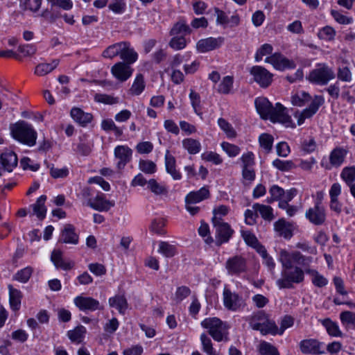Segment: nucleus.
Segmentation results:
<instances>
[{"mask_svg":"<svg viewBox=\"0 0 355 355\" xmlns=\"http://www.w3.org/2000/svg\"><path fill=\"white\" fill-rule=\"evenodd\" d=\"M254 103L256 109L262 119H270L273 123H282L287 128L295 127L291 116L286 113V107L281 103H277L273 107L266 98H257Z\"/></svg>","mask_w":355,"mask_h":355,"instance_id":"1","label":"nucleus"},{"mask_svg":"<svg viewBox=\"0 0 355 355\" xmlns=\"http://www.w3.org/2000/svg\"><path fill=\"white\" fill-rule=\"evenodd\" d=\"M102 56L108 59L119 56L122 61L128 60L130 62H135L138 58L137 53L128 42H120L110 45L103 51Z\"/></svg>","mask_w":355,"mask_h":355,"instance_id":"2","label":"nucleus"},{"mask_svg":"<svg viewBox=\"0 0 355 355\" xmlns=\"http://www.w3.org/2000/svg\"><path fill=\"white\" fill-rule=\"evenodd\" d=\"M12 137L20 143L28 146H33L36 144L37 132L32 125L24 121H19L10 126Z\"/></svg>","mask_w":355,"mask_h":355,"instance_id":"3","label":"nucleus"},{"mask_svg":"<svg viewBox=\"0 0 355 355\" xmlns=\"http://www.w3.org/2000/svg\"><path fill=\"white\" fill-rule=\"evenodd\" d=\"M203 328L208 329L209 334L216 342L225 341L230 340L229 329L230 326L223 322L218 318H206L201 322Z\"/></svg>","mask_w":355,"mask_h":355,"instance_id":"4","label":"nucleus"},{"mask_svg":"<svg viewBox=\"0 0 355 355\" xmlns=\"http://www.w3.org/2000/svg\"><path fill=\"white\" fill-rule=\"evenodd\" d=\"M335 78L334 70L325 63H318L316 67L312 69L306 79L311 83L320 86L326 85Z\"/></svg>","mask_w":355,"mask_h":355,"instance_id":"5","label":"nucleus"},{"mask_svg":"<svg viewBox=\"0 0 355 355\" xmlns=\"http://www.w3.org/2000/svg\"><path fill=\"white\" fill-rule=\"evenodd\" d=\"M304 279V272L299 267L283 268L281 277L276 282L277 286L282 288H293L294 283L299 284Z\"/></svg>","mask_w":355,"mask_h":355,"instance_id":"6","label":"nucleus"},{"mask_svg":"<svg viewBox=\"0 0 355 355\" xmlns=\"http://www.w3.org/2000/svg\"><path fill=\"white\" fill-rule=\"evenodd\" d=\"M224 306L229 311H237L244 308L245 303L241 296L225 286L223 292Z\"/></svg>","mask_w":355,"mask_h":355,"instance_id":"7","label":"nucleus"},{"mask_svg":"<svg viewBox=\"0 0 355 355\" xmlns=\"http://www.w3.org/2000/svg\"><path fill=\"white\" fill-rule=\"evenodd\" d=\"M212 223L216 228V244L220 245L223 243H227L234 233L230 225L220 217H213Z\"/></svg>","mask_w":355,"mask_h":355,"instance_id":"8","label":"nucleus"},{"mask_svg":"<svg viewBox=\"0 0 355 355\" xmlns=\"http://www.w3.org/2000/svg\"><path fill=\"white\" fill-rule=\"evenodd\" d=\"M305 217L314 225H322L326 221V211L320 200H318L313 207H310L305 213Z\"/></svg>","mask_w":355,"mask_h":355,"instance_id":"9","label":"nucleus"},{"mask_svg":"<svg viewBox=\"0 0 355 355\" xmlns=\"http://www.w3.org/2000/svg\"><path fill=\"white\" fill-rule=\"evenodd\" d=\"M253 80L261 87H268L272 82L273 74L261 66H253L249 69Z\"/></svg>","mask_w":355,"mask_h":355,"instance_id":"10","label":"nucleus"},{"mask_svg":"<svg viewBox=\"0 0 355 355\" xmlns=\"http://www.w3.org/2000/svg\"><path fill=\"white\" fill-rule=\"evenodd\" d=\"M128 60L120 61L115 63L111 68V73L113 76L120 82L126 81L132 74L133 69Z\"/></svg>","mask_w":355,"mask_h":355,"instance_id":"11","label":"nucleus"},{"mask_svg":"<svg viewBox=\"0 0 355 355\" xmlns=\"http://www.w3.org/2000/svg\"><path fill=\"white\" fill-rule=\"evenodd\" d=\"M323 103L324 98L322 96H315L307 108L295 114V117L297 119V124L300 125L304 122L305 119L311 118Z\"/></svg>","mask_w":355,"mask_h":355,"instance_id":"12","label":"nucleus"},{"mask_svg":"<svg viewBox=\"0 0 355 355\" xmlns=\"http://www.w3.org/2000/svg\"><path fill=\"white\" fill-rule=\"evenodd\" d=\"M265 62L269 63L279 71H284L286 69H294L296 64L294 61L286 58L280 53H275L265 59Z\"/></svg>","mask_w":355,"mask_h":355,"instance_id":"13","label":"nucleus"},{"mask_svg":"<svg viewBox=\"0 0 355 355\" xmlns=\"http://www.w3.org/2000/svg\"><path fill=\"white\" fill-rule=\"evenodd\" d=\"M225 268L230 275H239L247 270L246 260L242 256H233L227 260Z\"/></svg>","mask_w":355,"mask_h":355,"instance_id":"14","label":"nucleus"},{"mask_svg":"<svg viewBox=\"0 0 355 355\" xmlns=\"http://www.w3.org/2000/svg\"><path fill=\"white\" fill-rule=\"evenodd\" d=\"M73 302L80 311H94L103 309L99 302L91 297L77 296Z\"/></svg>","mask_w":355,"mask_h":355,"instance_id":"15","label":"nucleus"},{"mask_svg":"<svg viewBox=\"0 0 355 355\" xmlns=\"http://www.w3.org/2000/svg\"><path fill=\"white\" fill-rule=\"evenodd\" d=\"M17 165L16 154L10 150H6L0 153V175L1 171L11 172Z\"/></svg>","mask_w":355,"mask_h":355,"instance_id":"16","label":"nucleus"},{"mask_svg":"<svg viewBox=\"0 0 355 355\" xmlns=\"http://www.w3.org/2000/svg\"><path fill=\"white\" fill-rule=\"evenodd\" d=\"M323 344L315 339H305L300 343V348L303 354L320 355L324 353Z\"/></svg>","mask_w":355,"mask_h":355,"instance_id":"17","label":"nucleus"},{"mask_svg":"<svg viewBox=\"0 0 355 355\" xmlns=\"http://www.w3.org/2000/svg\"><path fill=\"white\" fill-rule=\"evenodd\" d=\"M88 206L98 211H107L111 207L114 206V201H110L105 198L103 193L98 194L94 198H89L87 202Z\"/></svg>","mask_w":355,"mask_h":355,"instance_id":"18","label":"nucleus"},{"mask_svg":"<svg viewBox=\"0 0 355 355\" xmlns=\"http://www.w3.org/2000/svg\"><path fill=\"white\" fill-rule=\"evenodd\" d=\"M224 42V38L219 37L218 38L208 37L200 40L196 45L198 51L205 53L212 51L220 47Z\"/></svg>","mask_w":355,"mask_h":355,"instance_id":"19","label":"nucleus"},{"mask_svg":"<svg viewBox=\"0 0 355 355\" xmlns=\"http://www.w3.org/2000/svg\"><path fill=\"white\" fill-rule=\"evenodd\" d=\"M70 115L73 120L82 127H86L93 120L92 114L85 112L76 107L71 108Z\"/></svg>","mask_w":355,"mask_h":355,"instance_id":"20","label":"nucleus"},{"mask_svg":"<svg viewBox=\"0 0 355 355\" xmlns=\"http://www.w3.org/2000/svg\"><path fill=\"white\" fill-rule=\"evenodd\" d=\"M132 151L125 146H118L114 149V155L119 159L117 166L119 169L123 168L131 159Z\"/></svg>","mask_w":355,"mask_h":355,"instance_id":"21","label":"nucleus"},{"mask_svg":"<svg viewBox=\"0 0 355 355\" xmlns=\"http://www.w3.org/2000/svg\"><path fill=\"white\" fill-rule=\"evenodd\" d=\"M78 235L75 232V227L71 224L64 225L62 231L60 241L64 243L76 245L78 243Z\"/></svg>","mask_w":355,"mask_h":355,"instance_id":"22","label":"nucleus"},{"mask_svg":"<svg viewBox=\"0 0 355 355\" xmlns=\"http://www.w3.org/2000/svg\"><path fill=\"white\" fill-rule=\"evenodd\" d=\"M51 259L57 268H61L64 270H69L73 268L74 262L67 261L62 258L60 250H54L51 256Z\"/></svg>","mask_w":355,"mask_h":355,"instance_id":"23","label":"nucleus"},{"mask_svg":"<svg viewBox=\"0 0 355 355\" xmlns=\"http://www.w3.org/2000/svg\"><path fill=\"white\" fill-rule=\"evenodd\" d=\"M274 230L285 239H290L293 236L292 225L284 218H280L274 223Z\"/></svg>","mask_w":355,"mask_h":355,"instance_id":"24","label":"nucleus"},{"mask_svg":"<svg viewBox=\"0 0 355 355\" xmlns=\"http://www.w3.org/2000/svg\"><path fill=\"white\" fill-rule=\"evenodd\" d=\"M209 197V189L204 187L196 191L189 193L185 198V203H198Z\"/></svg>","mask_w":355,"mask_h":355,"instance_id":"25","label":"nucleus"},{"mask_svg":"<svg viewBox=\"0 0 355 355\" xmlns=\"http://www.w3.org/2000/svg\"><path fill=\"white\" fill-rule=\"evenodd\" d=\"M347 150L341 147L335 148L329 155L330 164L334 167H339L345 159Z\"/></svg>","mask_w":355,"mask_h":355,"instance_id":"26","label":"nucleus"},{"mask_svg":"<svg viewBox=\"0 0 355 355\" xmlns=\"http://www.w3.org/2000/svg\"><path fill=\"white\" fill-rule=\"evenodd\" d=\"M300 257V252L297 251L290 253L286 250H281L279 253V261L282 264L283 268L293 267V263H296V260Z\"/></svg>","mask_w":355,"mask_h":355,"instance_id":"27","label":"nucleus"},{"mask_svg":"<svg viewBox=\"0 0 355 355\" xmlns=\"http://www.w3.org/2000/svg\"><path fill=\"white\" fill-rule=\"evenodd\" d=\"M165 166L167 173L172 176L173 180H178L181 179L180 173L175 168V159L168 151L165 155Z\"/></svg>","mask_w":355,"mask_h":355,"instance_id":"28","label":"nucleus"},{"mask_svg":"<svg viewBox=\"0 0 355 355\" xmlns=\"http://www.w3.org/2000/svg\"><path fill=\"white\" fill-rule=\"evenodd\" d=\"M60 60L58 59L53 60L51 63H40L35 68L34 73L37 76H45L53 71L59 64Z\"/></svg>","mask_w":355,"mask_h":355,"instance_id":"29","label":"nucleus"},{"mask_svg":"<svg viewBox=\"0 0 355 355\" xmlns=\"http://www.w3.org/2000/svg\"><path fill=\"white\" fill-rule=\"evenodd\" d=\"M46 200V196L42 195L37 198L35 204L31 205L33 214H35L40 220H43L46 216V208L44 205Z\"/></svg>","mask_w":355,"mask_h":355,"instance_id":"30","label":"nucleus"},{"mask_svg":"<svg viewBox=\"0 0 355 355\" xmlns=\"http://www.w3.org/2000/svg\"><path fill=\"white\" fill-rule=\"evenodd\" d=\"M109 304L111 307L116 309L121 314H124L128 309V302L123 295H116L109 299Z\"/></svg>","mask_w":355,"mask_h":355,"instance_id":"31","label":"nucleus"},{"mask_svg":"<svg viewBox=\"0 0 355 355\" xmlns=\"http://www.w3.org/2000/svg\"><path fill=\"white\" fill-rule=\"evenodd\" d=\"M252 208L259 212L265 220L272 221L275 218L273 209L270 206L255 203Z\"/></svg>","mask_w":355,"mask_h":355,"instance_id":"32","label":"nucleus"},{"mask_svg":"<svg viewBox=\"0 0 355 355\" xmlns=\"http://www.w3.org/2000/svg\"><path fill=\"white\" fill-rule=\"evenodd\" d=\"M190 33L191 29L187 24L186 21L184 19H180L177 23H175L173 28L171 29L170 35L178 36V35H180L184 37L185 35L189 34Z\"/></svg>","mask_w":355,"mask_h":355,"instance_id":"33","label":"nucleus"},{"mask_svg":"<svg viewBox=\"0 0 355 355\" xmlns=\"http://www.w3.org/2000/svg\"><path fill=\"white\" fill-rule=\"evenodd\" d=\"M8 288L10 307L13 311H18L21 304V293L19 291L14 288L11 285L8 286Z\"/></svg>","mask_w":355,"mask_h":355,"instance_id":"34","label":"nucleus"},{"mask_svg":"<svg viewBox=\"0 0 355 355\" xmlns=\"http://www.w3.org/2000/svg\"><path fill=\"white\" fill-rule=\"evenodd\" d=\"M182 146L189 153L192 155L198 153L201 149L200 141L192 138L184 139L182 141Z\"/></svg>","mask_w":355,"mask_h":355,"instance_id":"35","label":"nucleus"},{"mask_svg":"<svg viewBox=\"0 0 355 355\" xmlns=\"http://www.w3.org/2000/svg\"><path fill=\"white\" fill-rule=\"evenodd\" d=\"M267 319V316L263 311H259L252 316H250L248 320L250 326L254 330H259L261 329V323H263Z\"/></svg>","mask_w":355,"mask_h":355,"instance_id":"36","label":"nucleus"},{"mask_svg":"<svg viewBox=\"0 0 355 355\" xmlns=\"http://www.w3.org/2000/svg\"><path fill=\"white\" fill-rule=\"evenodd\" d=\"M86 333V329L83 326H78L73 330L67 332V336L73 343H80Z\"/></svg>","mask_w":355,"mask_h":355,"instance_id":"37","label":"nucleus"},{"mask_svg":"<svg viewBox=\"0 0 355 355\" xmlns=\"http://www.w3.org/2000/svg\"><path fill=\"white\" fill-rule=\"evenodd\" d=\"M257 350L261 355H280L277 348L266 341H261Z\"/></svg>","mask_w":355,"mask_h":355,"instance_id":"38","label":"nucleus"},{"mask_svg":"<svg viewBox=\"0 0 355 355\" xmlns=\"http://www.w3.org/2000/svg\"><path fill=\"white\" fill-rule=\"evenodd\" d=\"M311 99L309 94L301 90L291 97L292 104L295 106L302 107Z\"/></svg>","mask_w":355,"mask_h":355,"instance_id":"39","label":"nucleus"},{"mask_svg":"<svg viewBox=\"0 0 355 355\" xmlns=\"http://www.w3.org/2000/svg\"><path fill=\"white\" fill-rule=\"evenodd\" d=\"M258 331H260L263 335L279 334V328L275 324V322L272 320H269L268 319H266V321L261 323V329H259Z\"/></svg>","mask_w":355,"mask_h":355,"instance_id":"40","label":"nucleus"},{"mask_svg":"<svg viewBox=\"0 0 355 355\" xmlns=\"http://www.w3.org/2000/svg\"><path fill=\"white\" fill-rule=\"evenodd\" d=\"M147 187L152 193L157 196L165 195L168 192L166 187L157 182L155 179H150L148 181Z\"/></svg>","mask_w":355,"mask_h":355,"instance_id":"41","label":"nucleus"},{"mask_svg":"<svg viewBox=\"0 0 355 355\" xmlns=\"http://www.w3.org/2000/svg\"><path fill=\"white\" fill-rule=\"evenodd\" d=\"M341 178L346 182L349 187L354 184L355 180V167L347 166L345 167L340 174Z\"/></svg>","mask_w":355,"mask_h":355,"instance_id":"42","label":"nucleus"},{"mask_svg":"<svg viewBox=\"0 0 355 355\" xmlns=\"http://www.w3.org/2000/svg\"><path fill=\"white\" fill-rule=\"evenodd\" d=\"M158 252L166 257H172L176 253V248L174 245L166 241H161L159 243Z\"/></svg>","mask_w":355,"mask_h":355,"instance_id":"43","label":"nucleus"},{"mask_svg":"<svg viewBox=\"0 0 355 355\" xmlns=\"http://www.w3.org/2000/svg\"><path fill=\"white\" fill-rule=\"evenodd\" d=\"M200 341L205 353L207 355H217L216 350L213 347L211 339L205 334L200 335Z\"/></svg>","mask_w":355,"mask_h":355,"instance_id":"44","label":"nucleus"},{"mask_svg":"<svg viewBox=\"0 0 355 355\" xmlns=\"http://www.w3.org/2000/svg\"><path fill=\"white\" fill-rule=\"evenodd\" d=\"M273 137L267 133H263L259 136V141L261 147H262L267 153H270L272 148Z\"/></svg>","mask_w":355,"mask_h":355,"instance_id":"45","label":"nucleus"},{"mask_svg":"<svg viewBox=\"0 0 355 355\" xmlns=\"http://www.w3.org/2000/svg\"><path fill=\"white\" fill-rule=\"evenodd\" d=\"M165 226V220L163 218H155L152 220L150 230L155 234L164 235L166 234L165 230L163 229Z\"/></svg>","mask_w":355,"mask_h":355,"instance_id":"46","label":"nucleus"},{"mask_svg":"<svg viewBox=\"0 0 355 355\" xmlns=\"http://www.w3.org/2000/svg\"><path fill=\"white\" fill-rule=\"evenodd\" d=\"M323 324L326 327L328 334L334 337H340L342 336V332L340 331L338 324L329 319L324 321Z\"/></svg>","mask_w":355,"mask_h":355,"instance_id":"47","label":"nucleus"},{"mask_svg":"<svg viewBox=\"0 0 355 355\" xmlns=\"http://www.w3.org/2000/svg\"><path fill=\"white\" fill-rule=\"evenodd\" d=\"M272 166L281 171H288L295 167V164L291 160H281L275 159L272 162Z\"/></svg>","mask_w":355,"mask_h":355,"instance_id":"48","label":"nucleus"},{"mask_svg":"<svg viewBox=\"0 0 355 355\" xmlns=\"http://www.w3.org/2000/svg\"><path fill=\"white\" fill-rule=\"evenodd\" d=\"M139 168L146 174H153L157 170L156 164L150 160H140Z\"/></svg>","mask_w":355,"mask_h":355,"instance_id":"49","label":"nucleus"},{"mask_svg":"<svg viewBox=\"0 0 355 355\" xmlns=\"http://www.w3.org/2000/svg\"><path fill=\"white\" fill-rule=\"evenodd\" d=\"M218 124L219 127L225 132L226 135L230 138H234L236 137V131L232 126V125L228 123L225 119L223 118H220L218 120Z\"/></svg>","mask_w":355,"mask_h":355,"instance_id":"50","label":"nucleus"},{"mask_svg":"<svg viewBox=\"0 0 355 355\" xmlns=\"http://www.w3.org/2000/svg\"><path fill=\"white\" fill-rule=\"evenodd\" d=\"M168 45L174 50H181L186 46L187 41L183 35L173 36L168 43Z\"/></svg>","mask_w":355,"mask_h":355,"instance_id":"51","label":"nucleus"},{"mask_svg":"<svg viewBox=\"0 0 355 355\" xmlns=\"http://www.w3.org/2000/svg\"><path fill=\"white\" fill-rule=\"evenodd\" d=\"M273 48L272 45L269 44H264L261 46L259 49H257L255 55L254 59L255 61L259 62L262 60L263 57L267 55H272Z\"/></svg>","mask_w":355,"mask_h":355,"instance_id":"52","label":"nucleus"},{"mask_svg":"<svg viewBox=\"0 0 355 355\" xmlns=\"http://www.w3.org/2000/svg\"><path fill=\"white\" fill-rule=\"evenodd\" d=\"M94 100L98 103L110 105L115 104L119 102V98L105 94H96Z\"/></svg>","mask_w":355,"mask_h":355,"instance_id":"53","label":"nucleus"},{"mask_svg":"<svg viewBox=\"0 0 355 355\" xmlns=\"http://www.w3.org/2000/svg\"><path fill=\"white\" fill-rule=\"evenodd\" d=\"M190 294H191L190 288L187 286H182L177 288L173 300H174V301L176 302V303H180L184 299L187 297Z\"/></svg>","mask_w":355,"mask_h":355,"instance_id":"54","label":"nucleus"},{"mask_svg":"<svg viewBox=\"0 0 355 355\" xmlns=\"http://www.w3.org/2000/svg\"><path fill=\"white\" fill-rule=\"evenodd\" d=\"M32 272L33 269L31 267H26L15 274V279L20 282L25 283L28 282Z\"/></svg>","mask_w":355,"mask_h":355,"instance_id":"55","label":"nucleus"},{"mask_svg":"<svg viewBox=\"0 0 355 355\" xmlns=\"http://www.w3.org/2000/svg\"><path fill=\"white\" fill-rule=\"evenodd\" d=\"M221 147L230 157H232L238 155L241 151L239 146L225 141L221 144Z\"/></svg>","mask_w":355,"mask_h":355,"instance_id":"56","label":"nucleus"},{"mask_svg":"<svg viewBox=\"0 0 355 355\" xmlns=\"http://www.w3.org/2000/svg\"><path fill=\"white\" fill-rule=\"evenodd\" d=\"M317 144L316 141L313 137L304 139L301 146V149L306 153H311L316 149Z\"/></svg>","mask_w":355,"mask_h":355,"instance_id":"57","label":"nucleus"},{"mask_svg":"<svg viewBox=\"0 0 355 355\" xmlns=\"http://www.w3.org/2000/svg\"><path fill=\"white\" fill-rule=\"evenodd\" d=\"M242 168H253L254 165V156L252 152L243 154L241 157Z\"/></svg>","mask_w":355,"mask_h":355,"instance_id":"58","label":"nucleus"},{"mask_svg":"<svg viewBox=\"0 0 355 355\" xmlns=\"http://www.w3.org/2000/svg\"><path fill=\"white\" fill-rule=\"evenodd\" d=\"M202 159L207 161L213 162L214 164H220L223 162V159L220 155L215 152H206L202 154Z\"/></svg>","mask_w":355,"mask_h":355,"instance_id":"59","label":"nucleus"},{"mask_svg":"<svg viewBox=\"0 0 355 355\" xmlns=\"http://www.w3.org/2000/svg\"><path fill=\"white\" fill-rule=\"evenodd\" d=\"M336 32L334 29L329 26L322 28L318 33L319 38L325 40H331L334 38Z\"/></svg>","mask_w":355,"mask_h":355,"instance_id":"60","label":"nucleus"},{"mask_svg":"<svg viewBox=\"0 0 355 355\" xmlns=\"http://www.w3.org/2000/svg\"><path fill=\"white\" fill-rule=\"evenodd\" d=\"M48 167L50 168V174L53 178H64L69 175V169L67 167L58 168L53 166H50L49 165Z\"/></svg>","mask_w":355,"mask_h":355,"instance_id":"61","label":"nucleus"},{"mask_svg":"<svg viewBox=\"0 0 355 355\" xmlns=\"http://www.w3.org/2000/svg\"><path fill=\"white\" fill-rule=\"evenodd\" d=\"M331 15H332L334 19L340 24H351L352 21V18H349L343 15L342 13L337 10H331Z\"/></svg>","mask_w":355,"mask_h":355,"instance_id":"62","label":"nucleus"},{"mask_svg":"<svg viewBox=\"0 0 355 355\" xmlns=\"http://www.w3.org/2000/svg\"><path fill=\"white\" fill-rule=\"evenodd\" d=\"M337 76L339 80L345 82H349L352 80V73L347 67H339Z\"/></svg>","mask_w":355,"mask_h":355,"instance_id":"63","label":"nucleus"},{"mask_svg":"<svg viewBox=\"0 0 355 355\" xmlns=\"http://www.w3.org/2000/svg\"><path fill=\"white\" fill-rule=\"evenodd\" d=\"M340 320L344 324H351L355 327V313L351 311H343L340 315Z\"/></svg>","mask_w":355,"mask_h":355,"instance_id":"64","label":"nucleus"}]
</instances>
